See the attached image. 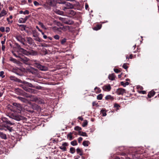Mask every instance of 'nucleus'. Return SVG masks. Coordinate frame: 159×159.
<instances>
[{
  "label": "nucleus",
  "instance_id": "19",
  "mask_svg": "<svg viewBox=\"0 0 159 159\" xmlns=\"http://www.w3.org/2000/svg\"><path fill=\"white\" fill-rule=\"evenodd\" d=\"M61 30L64 31H66L67 30H69L70 29V27L68 25L64 26L60 28Z\"/></svg>",
  "mask_w": 159,
  "mask_h": 159
},
{
  "label": "nucleus",
  "instance_id": "5",
  "mask_svg": "<svg viewBox=\"0 0 159 159\" xmlns=\"http://www.w3.org/2000/svg\"><path fill=\"white\" fill-rule=\"evenodd\" d=\"M116 93L118 95H123L124 93H126V91L125 89L120 88L116 90Z\"/></svg>",
  "mask_w": 159,
  "mask_h": 159
},
{
  "label": "nucleus",
  "instance_id": "40",
  "mask_svg": "<svg viewBox=\"0 0 159 159\" xmlns=\"http://www.w3.org/2000/svg\"><path fill=\"white\" fill-rule=\"evenodd\" d=\"M10 60L15 63L17 62L16 60V59H15L12 57H10Z\"/></svg>",
  "mask_w": 159,
  "mask_h": 159
},
{
  "label": "nucleus",
  "instance_id": "27",
  "mask_svg": "<svg viewBox=\"0 0 159 159\" xmlns=\"http://www.w3.org/2000/svg\"><path fill=\"white\" fill-rule=\"evenodd\" d=\"M18 99L20 100H21V101H22L24 102H27V100L25 98H23L22 97H18Z\"/></svg>",
  "mask_w": 159,
  "mask_h": 159
},
{
  "label": "nucleus",
  "instance_id": "3",
  "mask_svg": "<svg viewBox=\"0 0 159 159\" xmlns=\"http://www.w3.org/2000/svg\"><path fill=\"white\" fill-rule=\"evenodd\" d=\"M16 39L19 42L21 43L23 45H25L24 43L25 41V39L23 38L22 36L20 34H17L15 36Z\"/></svg>",
  "mask_w": 159,
  "mask_h": 159
},
{
  "label": "nucleus",
  "instance_id": "21",
  "mask_svg": "<svg viewBox=\"0 0 159 159\" xmlns=\"http://www.w3.org/2000/svg\"><path fill=\"white\" fill-rule=\"evenodd\" d=\"M24 89L26 91H28L30 92H31V93H35L34 92V90L33 89L30 88H27L26 87L24 88Z\"/></svg>",
  "mask_w": 159,
  "mask_h": 159
},
{
  "label": "nucleus",
  "instance_id": "48",
  "mask_svg": "<svg viewBox=\"0 0 159 159\" xmlns=\"http://www.w3.org/2000/svg\"><path fill=\"white\" fill-rule=\"evenodd\" d=\"M123 67L125 69H126L128 68L126 63H124L123 65Z\"/></svg>",
  "mask_w": 159,
  "mask_h": 159
},
{
  "label": "nucleus",
  "instance_id": "16",
  "mask_svg": "<svg viewBox=\"0 0 159 159\" xmlns=\"http://www.w3.org/2000/svg\"><path fill=\"white\" fill-rule=\"evenodd\" d=\"M67 14L70 15L72 16H74L75 14V12L73 10H69L67 12Z\"/></svg>",
  "mask_w": 159,
  "mask_h": 159
},
{
  "label": "nucleus",
  "instance_id": "13",
  "mask_svg": "<svg viewBox=\"0 0 159 159\" xmlns=\"http://www.w3.org/2000/svg\"><path fill=\"white\" fill-rule=\"evenodd\" d=\"M27 40L28 43L30 45H34V42L33 39L30 37H27Z\"/></svg>",
  "mask_w": 159,
  "mask_h": 159
},
{
  "label": "nucleus",
  "instance_id": "35",
  "mask_svg": "<svg viewBox=\"0 0 159 159\" xmlns=\"http://www.w3.org/2000/svg\"><path fill=\"white\" fill-rule=\"evenodd\" d=\"M71 144L72 146H75L77 145L76 140H74L71 142Z\"/></svg>",
  "mask_w": 159,
  "mask_h": 159
},
{
  "label": "nucleus",
  "instance_id": "54",
  "mask_svg": "<svg viewBox=\"0 0 159 159\" xmlns=\"http://www.w3.org/2000/svg\"><path fill=\"white\" fill-rule=\"evenodd\" d=\"M83 140V138L81 137H79L78 139V142L79 143H80V142L82 141V140Z\"/></svg>",
  "mask_w": 159,
  "mask_h": 159
},
{
  "label": "nucleus",
  "instance_id": "30",
  "mask_svg": "<svg viewBox=\"0 0 159 159\" xmlns=\"http://www.w3.org/2000/svg\"><path fill=\"white\" fill-rule=\"evenodd\" d=\"M43 6L47 10H49L51 9V7L50 6L48 5L47 3L46 4H44Z\"/></svg>",
  "mask_w": 159,
  "mask_h": 159
},
{
  "label": "nucleus",
  "instance_id": "34",
  "mask_svg": "<svg viewBox=\"0 0 159 159\" xmlns=\"http://www.w3.org/2000/svg\"><path fill=\"white\" fill-rule=\"evenodd\" d=\"M105 99L106 100H108V99L112 100L113 99V98L110 95H108L106 97Z\"/></svg>",
  "mask_w": 159,
  "mask_h": 159
},
{
  "label": "nucleus",
  "instance_id": "42",
  "mask_svg": "<svg viewBox=\"0 0 159 159\" xmlns=\"http://www.w3.org/2000/svg\"><path fill=\"white\" fill-rule=\"evenodd\" d=\"M101 113L103 116H106L107 115L106 113L105 112V111L103 110H102L101 111Z\"/></svg>",
  "mask_w": 159,
  "mask_h": 159
},
{
  "label": "nucleus",
  "instance_id": "63",
  "mask_svg": "<svg viewBox=\"0 0 159 159\" xmlns=\"http://www.w3.org/2000/svg\"><path fill=\"white\" fill-rule=\"evenodd\" d=\"M78 119L79 120H83V118L82 117H81V116L78 117Z\"/></svg>",
  "mask_w": 159,
  "mask_h": 159
},
{
  "label": "nucleus",
  "instance_id": "26",
  "mask_svg": "<svg viewBox=\"0 0 159 159\" xmlns=\"http://www.w3.org/2000/svg\"><path fill=\"white\" fill-rule=\"evenodd\" d=\"M101 25H98L96 26L93 28V30H100L101 28Z\"/></svg>",
  "mask_w": 159,
  "mask_h": 159
},
{
  "label": "nucleus",
  "instance_id": "44",
  "mask_svg": "<svg viewBox=\"0 0 159 159\" xmlns=\"http://www.w3.org/2000/svg\"><path fill=\"white\" fill-rule=\"evenodd\" d=\"M4 73L3 71H1L0 72V76L2 78H3L5 77L4 75Z\"/></svg>",
  "mask_w": 159,
  "mask_h": 159
},
{
  "label": "nucleus",
  "instance_id": "10",
  "mask_svg": "<svg viewBox=\"0 0 159 159\" xmlns=\"http://www.w3.org/2000/svg\"><path fill=\"white\" fill-rule=\"evenodd\" d=\"M7 11L5 9H2L1 11H0V18L4 16L7 14Z\"/></svg>",
  "mask_w": 159,
  "mask_h": 159
},
{
  "label": "nucleus",
  "instance_id": "31",
  "mask_svg": "<svg viewBox=\"0 0 159 159\" xmlns=\"http://www.w3.org/2000/svg\"><path fill=\"white\" fill-rule=\"evenodd\" d=\"M64 23L66 24L71 25L74 23V22L72 20H69L68 21H66L64 22Z\"/></svg>",
  "mask_w": 159,
  "mask_h": 159
},
{
  "label": "nucleus",
  "instance_id": "17",
  "mask_svg": "<svg viewBox=\"0 0 159 159\" xmlns=\"http://www.w3.org/2000/svg\"><path fill=\"white\" fill-rule=\"evenodd\" d=\"M0 137L2 139H7L6 135L2 132H0Z\"/></svg>",
  "mask_w": 159,
  "mask_h": 159
},
{
  "label": "nucleus",
  "instance_id": "45",
  "mask_svg": "<svg viewBox=\"0 0 159 159\" xmlns=\"http://www.w3.org/2000/svg\"><path fill=\"white\" fill-rule=\"evenodd\" d=\"M121 84L124 87H125L126 85L129 84V83L128 82H126L124 84L123 82H122L121 83Z\"/></svg>",
  "mask_w": 159,
  "mask_h": 159
},
{
  "label": "nucleus",
  "instance_id": "62",
  "mask_svg": "<svg viewBox=\"0 0 159 159\" xmlns=\"http://www.w3.org/2000/svg\"><path fill=\"white\" fill-rule=\"evenodd\" d=\"M36 29H37L39 31H40V32H42V30L39 29V28L38 26H36Z\"/></svg>",
  "mask_w": 159,
  "mask_h": 159
},
{
  "label": "nucleus",
  "instance_id": "49",
  "mask_svg": "<svg viewBox=\"0 0 159 159\" xmlns=\"http://www.w3.org/2000/svg\"><path fill=\"white\" fill-rule=\"evenodd\" d=\"M34 4L35 6H38L39 5V3L36 1H35L34 2Z\"/></svg>",
  "mask_w": 159,
  "mask_h": 159
},
{
  "label": "nucleus",
  "instance_id": "61",
  "mask_svg": "<svg viewBox=\"0 0 159 159\" xmlns=\"http://www.w3.org/2000/svg\"><path fill=\"white\" fill-rule=\"evenodd\" d=\"M6 39H5L4 40L1 41V43L2 45H3L5 44Z\"/></svg>",
  "mask_w": 159,
  "mask_h": 159
},
{
  "label": "nucleus",
  "instance_id": "15",
  "mask_svg": "<svg viewBox=\"0 0 159 159\" xmlns=\"http://www.w3.org/2000/svg\"><path fill=\"white\" fill-rule=\"evenodd\" d=\"M10 80H14L15 81L20 82V79L16 78V77L13 76H10Z\"/></svg>",
  "mask_w": 159,
  "mask_h": 159
},
{
  "label": "nucleus",
  "instance_id": "36",
  "mask_svg": "<svg viewBox=\"0 0 159 159\" xmlns=\"http://www.w3.org/2000/svg\"><path fill=\"white\" fill-rule=\"evenodd\" d=\"M56 13L60 15H64V12L59 10H57L56 11Z\"/></svg>",
  "mask_w": 159,
  "mask_h": 159
},
{
  "label": "nucleus",
  "instance_id": "9",
  "mask_svg": "<svg viewBox=\"0 0 159 159\" xmlns=\"http://www.w3.org/2000/svg\"><path fill=\"white\" fill-rule=\"evenodd\" d=\"M36 66L41 70L45 71L47 70V68L45 66L41 65L39 64H36Z\"/></svg>",
  "mask_w": 159,
  "mask_h": 159
},
{
  "label": "nucleus",
  "instance_id": "39",
  "mask_svg": "<svg viewBox=\"0 0 159 159\" xmlns=\"http://www.w3.org/2000/svg\"><path fill=\"white\" fill-rule=\"evenodd\" d=\"M26 84L28 86H29L30 87H31V88H34L35 87V86L33 85L31 83H30L26 82Z\"/></svg>",
  "mask_w": 159,
  "mask_h": 159
},
{
  "label": "nucleus",
  "instance_id": "50",
  "mask_svg": "<svg viewBox=\"0 0 159 159\" xmlns=\"http://www.w3.org/2000/svg\"><path fill=\"white\" fill-rule=\"evenodd\" d=\"M66 41V39H62L61 41V43L62 44H63L64 43H65Z\"/></svg>",
  "mask_w": 159,
  "mask_h": 159
},
{
  "label": "nucleus",
  "instance_id": "14",
  "mask_svg": "<svg viewBox=\"0 0 159 159\" xmlns=\"http://www.w3.org/2000/svg\"><path fill=\"white\" fill-rule=\"evenodd\" d=\"M2 127L6 128H7V129H4L6 131L7 130H8L10 132H12L13 129H12V128L9 127L8 125H6L3 124L2 125Z\"/></svg>",
  "mask_w": 159,
  "mask_h": 159
},
{
  "label": "nucleus",
  "instance_id": "41",
  "mask_svg": "<svg viewBox=\"0 0 159 159\" xmlns=\"http://www.w3.org/2000/svg\"><path fill=\"white\" fill-rule=\"evenodd\" d=\"M74 129L76 131H80V130H81L82 129L81 127L78 126H76L75 127Z\"/></svg>",
  "mask_w": 159,
  "mask_h": 159
},
{
  "label": "nucleus",
  "instance_id": "47",
  "mask_svg": "<svg viewBox=\"0 0 159 159\" xmlns=\"http://www.w3.org/2000/svg\"><path fill=\"white\" fill-rule=\"evenodd\" d=\"M0 30L2 32H3L5 31V29L4 27L2 26L0 28Z\"/></svg>",
  "mask_w": 159,
  "mask_h": 159
},
{
  "label": "nucleus",
  "instance_id": "64",
  "mask_svg": "<svg viewBox=\"0 0 159 159\" xmlns=\"http://www.w3.org/2000/svg\"><path fill=\"white\" fill-rule=\"evenodd\" d=\"M89 7V6L88 4H86L85 5V8L86 10H87Z\"/></svg>",
  "mask_w": 159,
  "mask_h": 159
},
{
  "label": "nucleus",
  "instance_id": "43",
  "mask_svg": "<svg viewBox=\"0 0 159 159\" xmlns=\"http://www.w3.org/2000/svg\"><path fill=\"white\" fill-rule=\"evenodd\" d=\"M102 98V95L101 94H99L97 97V99L98 100H101Z\"/></svg>",
  "mask_w": 159,
  "mask_h": 159
},
{
  "label": "nucleus",
  "instance_id": "59",
  "mask_svg": "<svg viewBox=\"0 0 159 159\" xmlns=\"http://www.w3.org/2000/svg\"><path fill=\"white\" fill-rule=\"evenodd\" d=\"M5 47L4 45H2V49L3 51H5Z\"/></svg>",
  "mask_w": 159,
  "mask_h": 159
},
{
  "label": "nucleus",
  "instance_id": "20",
  "mask_svg": "<svg viewBox=\"0 0 159 159\" xmlns=\"http://www.w3.org/2000/svg\"><path fill=\"white\" fill-rule=\"evenodd\" d=\"M47 4L49 5L50 7H53L54 6L53 4V2L51 0H48L47 2Z\"/></svg>",
  "mask_w": 159,
  "mask_h": 159
},
{
  "label": "nucleus",
  "instance_id": "1",
  "mask_svg": "<svg viewBox=\"0 0 159 159\" xmlns=\"http://www.w3.org/2000/svg\"><path fill=\"white\" fill-rule=\"evenodd\" d=\"M9 116L10 118L18 121L23 120L24 118L23 116L17 114L16 113L12 114Z\"/></svg>",
  "mask_w": 159,
  "mask_h": 159
},
{
  "label": "nucleus",
  "instance_id": "32",
  "mask_svg": "<svg viewBox=\"0 0 159 159\" xmlns=\"http://www.w3.org/2000/svg\"><path fill=\"white\" fill-rule=\"evenodd\" d=\"M70 152L71 154L74 153L75 152V149L73 147L70 148Z\"/></svg>",
  "mask_w": 159,
  "mask_h": 159
},
{
  "label": "nucleus",
  "instance_id": "24",
  "mask_svg": "<svg viewBox=\"0 0 159 159\" xmlns=\"http://www.w3.org/2000/svg\"><path fill=\"white\" fill-rule=\"evenodd\" d=\"M79 134L80 136L85 137L88 136V135L86 133L81 132V131H79Z\"/></svg>",
  "mask_w": 159,
  "mask_h": 159
},
{
  "label": "nucleus",
  "instance_id": "55",
  "mask_svg": "<svg viewBox=\"0 0 159 159\" xmlns=\"http://www.w3.org/2000/svg\"><path fill=\"white\" fill-rule=\"evenodd\" d=\"M7 20L8 21V23L9 24H11L13 22V21L12 20L11 21L9 20V18H7Z\"/></svg>",
  "mask_w": 159,
  "mask_h": 159
},
{
  "label": "nucleus",
  "instance_id": "8",
  "mask_svg": "<svg viewBox=\"0 0 159 159\" xmlns=\"http://www.w3.org/2000/svg\"><path fill=\"white\" fill-rule=\"evenodd\" d=\"M68 146V143H64L62 144V145L60 147L61 149L63 151H66V147Z\"/></svg>",
  "mask_w": 159,
  "mask_h": 159
},
{
  "label": "nucleus",
  "instance_id": "29",
  "mask_svg": "<svg viewBox=\"0 0 159 159\" xmlns=\"http://www.w3.org/2000/svg\"><path fill=\"white\" fill-rule=\"evenodd\" d=\"M76 152L77 153L79 154L80 156H81L83 155L81 150L79 148H78L76 149Z\"/></svg>",
  "mask_w": 159,
  "mask_h": 159
},
{
  "label": "nucleus",
  "instance_id": "22",
  "mask_svg": "<svg viewBox=\"0 0 159 159\" xmlns=\"http://www.w3.org/2000/svg\"><path fill=\"white\" fill-rule=\"evenodd\" d=\"M155 93V92L153 91H152L150 92L148 94V98H151L153 96Z\"/></svg>",
  "mask_w": 159,
  "mask_h": 159
},
{
  "label": "nucleus",
  "instance_id": "12",
  "mask_svg": "<svg viewBox=\"0 0 159 159\" xmlns=\"http://www.w3.org/2000/svg\"><path fill=\"white\" fill-rule=\"evenodd\" d=\"M27 97L31 98L30 100L33 102H37L38 101V99L37 97L32 96V95H29L27 96Z\"/></svg>",
  "mask_w": 159,
  "mask_h": 159
},
{
  "label": "nucleus",
  "instance_id": "28",
  "mask_svg": "<svg viewBox=\"0 0 159 159\" xmlns=\"http://www.w3.org/2000/svg\"><path fill=\"white\" fill-rule=\"evenodd\" d=\"M89 142L88 141H85L83 143V145L85 147L88 146L89 145Z\"/></svg>",
  "mask_w": 159,
  "mask_h": 159
},
{
  "label": "nucleus",
  "instance_id": "60",
  "mask_svg": "<svg viewBox=\"0 0 159 159\" xmlns=\"http://www.w3.org/2000/svg\"><path fill=\"white\" fill-rule=\"evenodd\" d=\"M96 89H98V91L99 93L101 92V90L99 88L96 87L94 89L95 90Z\"/></svg>",
  "mask_w": 159,
  "mask_h": 159
},
{
  "label": "nucleus",
  "instance_id": "25",
  "mask_svg": "<svg viewBox=\"0 0 159 159\" xmlns=\"http://www.w3.org/2000/svg\"><path fill=\"white\" fill-rule=\"evenodd\" d=\"M18 26L20 27H21V30H25L26 25H18Z\"/></svg>",
  "mask_w": 159,
  "mask_h": 159
},
{
  "label": "nucleus",
  "instance_id": "6",
  "mask_svg": "<svg viewBox=\"0 0 159 159\" xmlns=\"http://www.w3.org/2000/svg\"><path fill=\"white\" fill-rule=\"evenodd\" d=\"M30 17V16H25L24 18H20L19 19V20H18V22L19 23H24Z\"/></svg>",
  "mask_w": 159,
  "mask_h": 159
},
{
  "label": "nucleus",
  "instance_id": "33",
  "mask_svg": "<svg viewBox=\"0 0 159 159\" xmlns=\"http://www.w3.org/2000/svg\"><path fill=\"white\" fill-rule=\"evenodd\" d=\"M67 138L70 140L73 139L71 133H70L68 134Z\"/></svg>",
  "mask_w": 159,
  "mask_h": 159
},
{
  "label": "nucleus",
  "instance_id": "56",
  "mask_svg": "<svg viewBox=\"0 0 159 159\" xmlns=\"http://www.w3.org/2000/svg\"><path fill=\"white\" fill-rule=\"evenodd\" d=\"M114 71L116 73H118L120 72V70L117 69H114Z\"/></svg>",
  "mask_w": 159,
  "mask_h": 159
},
{
  "label": "nucleus",
  "instance_id": "38",
  "mask_svg": "<svg viewBox=\"0 0 159 159\" xmlns=\"http://www.w3.org/2000/svg\"><path fill=\"white\" fill-rule=\"evenodd\" d=\"M88 124V121L87 120H85L83 124H82V126L83 127H84L85 126H86Z\"/></svg>",
  "mask_w": 159,
  "mask_h": 159
},
{
  "label": "nucleus",
  "instance_id": "53",
  "mask_svg": "<svg viewBox=\"0 0 159 159\" xmlns=\"http://www.w3.org/2000/svg\"><path fill=\"white\" fill-rule=\"evenodd\" d=\"M20 51H21L22 52H23L24 53H25V52H26V51L24 50V49L20 48Z\"/></svg>",
  "mask_w": 159,
  "mask_h": 159
},
{
  "label": "nucleus",
  "instance_id": "23",
  "mask_svg": "<svg viewBox=\"0 0 159 159\" xmlns=\"http://www.w3.org/2000/svg\"><path fill=\"white\" fill-rule=\"evenodd\" d=\"M108 78L109 80H114L115 78V76L114 74H110L108 76Z\"/></svg>",
  "mask_w": 159,
  "mask_h": 159
},
{
  "label": "nucleus",
  "instance_id": "58",
  "mask_svg": "<svg viewBox=\"0 0 159 159\" xmlns=\"http://www.w3.org/2000/svg\"><path fill=\"white\" fill-rule=\"evenodd\" d=\"M35 87L38 89H42V87L40 86H36V87Z\"/></svg>",
  "mask_w": 159,
  "mask_h": 159
},
{
  "label": "nucleus",
  "instance_id": "2",
  "mask_svg": "<svg viewBox=\"0 0 159 159\" xmlns=\"http://www.w3.org/2000/svg\"><path fill=\"white\" fill-rule=\"evenodd\" d=\"M13 105L15 107V108L17 110L16 111L18 113H20L22 109L21 105L20 104L16 103H13Z\"/></svg>",
  "mask_w": 159,
  "mask_h": 159
},
{
  "label": "nucleus",
  "instance_id": "51",
  "mask_svg": "<svg viewBox=\"0 0 159 159\" xmlns=\"http://www.w3.org/2000/svg\"><path fill=\"white\" fill-rule=\"evenodd\" d=\"M29 11L27 10H25V11H24L23 12V14L24 15H25V14H29Z\"/></svg>",
  "mask_w": 159,
  "mask_h": 159
},
{
  "label": "nucleus",
  "instance_id": "52",
  "mask_svg": "<svg viewBox=\"0 0 159 159\" xmlns=\"http://www.w3.org/2000/svg\"><path fill=\"white\" fill-rule=\"evenodd\" d=\"M54 38L56 39H59V36L58 35H56L54 36Z\"/></svg>",
  "mask_w": 159,
  "mask_h": 159
},
{
  "label": "nucleus",
  "instance_id": "4",
  "mask_svg": "<svg viewBox=\"0 0 159 159\" xmlns=\"http://www.w3.org/2000/svg\"><path fill=\"white\" fill-rule=\"evenodd\" d=\"M2 127L3 124H9L11 125H13V123L11 122L7 118L5 117H2Z\"/></svg>",
  "mask_w": 159,
  "mask_h": 159
},
{
  "label": "nucleus",
  "instance_id": "11",
  "mask_svg": "<svg viewBox=\"0 0 159 159\" xmlns=\"http://www.w3.org/2000/svg\"><path fill=\"white\" fill-rule=\"evenodd\" d=\"M33 36L34 38V40L40 42L41 40L40 38L38 37V35L37 33H34Z\"/></svg>",
  "mask_w": 159,
  "mask_h": 159
},
{
  "label": "nucleus",
  "instance_id": "57",
  "mask_svg": "<svg viewBox=\"0 0 159 159\" xmlns=\"http://www.w3.org/2000/svg\"><path fill=\"white\" fill-rule=\"evenodd\" d=\"M114 107H117V108H118V107H120V106L117 104H116L114 105Z\"/></svg>",
  "mask_w": 159,
  "mask_h": 159
},
{
  "label": "nucleus",
  "instance_id": "37",
  "mask_svg": "<svg viewBox=\"0 0 159 159\" xmlns=\"http://www.w3.org/2000/svg\"><path fill=\"white\" fill-rule=\"evenodd\" d=\"M39 25H40L42 28H43L45 30L46 29V28L45 27V26L43 25V23L41 22H39Z\"/></svg>",
  "mask_w": 159,
  "mask_h": 159
},
{
  "label": "nucleus",
  "instance_id": "46",
  "mask_svg": "<svg viewBox=\"0 0 159 159\" xmlns=\"http://www.w3.org/2000/svg\"><path fill=\"white\" fill-rule=\"evenodd\" d=\"M10 31V28L9 27H6L5 29V31L6 33H8Z\"/></svg>",
  "mask_w": 159,
  "mask_h": 159
},
{
  "label": "nucleus",
  "instance_id": "7",
  "mask_svg": "<svg viewBox=\"0 0 159 159\" xmlns=\"http://www.w3.org/2000/svg\"><path fill=\"white\" fill-rule=\"evenodd\" d=\"M102 88L105 91H109L111 89V87L110 84H108L104 85L103 87Z\"/></svg>",
  "mask_w": 159,
  "mask_h": 159
},
{
  "label": "nucleus",
  "instance_id": "18",
  "mask_svg": "<svg viewBox=\"0 0 159 159\" xmlns=\"http://www.w3.org/2000/svg\"><path fill=\"white\" fill-rule=\"evenodd\" d=\"M65 4L68 9L72 8L73 7V5L69 2H66Z\"/></svg>",
  "mask_w": 159,
  "mask_h": 159
}]
</instances>
